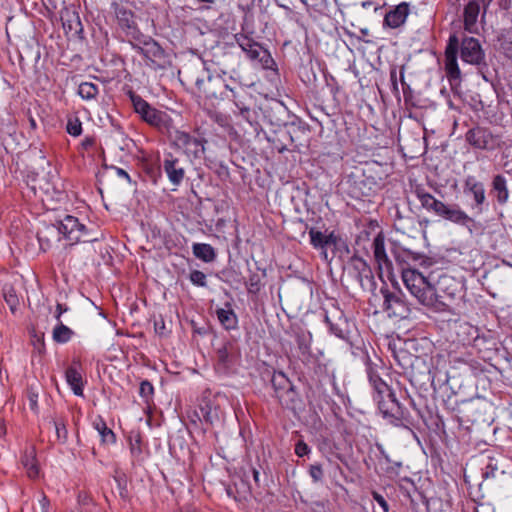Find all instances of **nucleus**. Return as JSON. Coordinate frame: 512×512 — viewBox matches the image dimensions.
Here are the masks:
<instances>
[{
	"instance_id": "nucleus-1",
	"label": "nucleus",
	"mask_w": 512,
	"mask_h": 512,
	"mask_svg": "<svg viewBox=\"0 0 512 512\" xmlns=\"http://www.w3.org/2000/svg\"><path fill=\"white\" fill-rule=\"evenodd\" d=\"M402 280L410 294L421 305L435 312L450 311V303L447 300H454L460 291L459 283L453 277L444 275L439 280V288L443 294H438L428 278L412 268L402 269Z\"/></svg>"
},
{
	"instance_id": "nucleus-2",
	"label": "nucleus",
	"mask_w": 512,
	"mask_h": 512,
	"mask_svg": "<svg viewBox=\"0 0 512 512\" xmlns=\"http://www.w3.org/2000/svg\"><path fill=\"white\" fill-rule=\"evenodd\" d=\"M59 235L68 240L71 246L78 242L91 243L98 240L97 237L90 235L86 226L80 223L78 218L66 215L58 221L57 225L44 226L37 231L40 248L43 251L48 250L51 247L52 239H59Z\"/></svg>"
},
{
	"instance_id": "nucleus-3",
	"label": "nucleus",
	"mask_w": 512,
	"mask_h": 512,
	"mask_svg": "<svg viewBox=\"0 0 512 512\" xmlns=\"http://www.w3.org/2000/svg\"><path fill=\"white\" fill-rule=\"evenodd\" d=\"M131 101L135 112L143 121L156 128L161 133H170L173 128V121L166 112L152 107L139 95L132 94Z\"/></svg>"
},
{
	"instance_id": "nucleus-4",
	"label": "nucleus",
	"mask_w": 512,
	"mask_h": 512,
	"mask_svg": "<svg viewBox=\"0 0 512 512\" xmlns=\"http://www.w3.org/2000/svg\"><path fill=\"white\" fill-rule=\"evenodd\" d=\"M374 401L383 418L389 423L400 426L407 420L408 411L396 399L394 392Z\"/></svg>"
},
{
	"instance_id": "nucleus-5",
	"label": "nucleus",
	"mask_w": 512,
	"mask_h": 512,
	"mask_svg": "<svg viewBox=\"0 0 512 512\" xmlns=\"http://www.w3.org/2000/svg\"><path fill=\"white\" fill-rule=\"evenodd\" d=\"M466 141L475 149L492 151L500 147L501 137L490 129L476 126L469 129L465 135Z\"/></svg>"
},
{
	"instance_id": "nucleus-6",
	"label": "nucleus",
	"mask_w": 512,
	"mask_h": 512,
	"mask_svg": "<svg viewBox=\"0 0 512 512\" xmlns=\"http://www.w3.org/2000/svg\"><path fill=\"white\" fill-rule=\"evenodd\" d=\"M234 39L250 60L259 61L266 68L269 67V63L273 62L268 50L250 36L243 33H236Z\"/></svg>"
},
{
	"instance_id": "nucleus-7",
	"label": "nucleus",
	"mask_w": 512,
	"mask_h": 512,
	"mask_svg": "<svg viewBox=\"0 0 512 512\" xmlns=\"http://www.w3.org/2000/svg\"><path fill=\"white\" fill-rule=\"evenodd\" d=\"M350 271L365 291L373 292L376 289V281L371 267L367 262L357 256L350 260Z\"/></svg>"
},
{
	"instance_id": "nucleus-8",
	"label": "nucleus",
	"mask_w": 512,
	"mask_h": 512,
	"mask_svg": "<svg viewBox=\"0 0 512 512\" xmlns=\"http://www.w3.org/2000/svg\"><path fill=\"white\" fill-rule=\"evenodd\" d=\"M383 295V309L389 317L406 318L409 314V308L402 299L400 292H390L388 288L382 287L380 290Z\"/></svg>"
},
{
	"instance_id": "nucleus-9",
	"label": "nucleus",
	"mask_w": 512,
	"mask_h": 512,
	"mask_svg": "<svg viewBox=\"0 0 512 512\" xmlns=\"http://www.w3.org/2000/svg\"><path fill=\"white\" fill-rule=\"evenodd\" d=\"M175 145L182 149L188 157L199 158L204 153V141L184 131H176Z\"/></svg>"
},
{
	"instance_id": "nucleus-10",
	"label": "nucleus",
	"mask_w": 512,
	"mask_h": 512,
	"mask_svg": "<svg viewBox=\"0 0 512 512\" xmlns=\"http://www.w3.org/2000/svg\"><path fill=\"white\" fill-rule=\"evenodd\" d=\"M325 322L329 326L330 332L336 337L343 340H347L349 338L350 325L339 308L333 307L331 310H326Z\"/></svg>"
},
{
	"instance_id": "nucleus-11",
	"label": "nucleus",
	"mask_w": 512,
	"mask_h": 512,
	"mask_svg": "<svg viewBox=\"0 0 512 512\" xmlns=\"http://www.w3.org/2000/svg\"><path fill=\"white\" fill-rule=\"evenodd\" d=\"M461 59L473 65H478L484 60V52L476 38L467 37L462 40Z\"/></svg>"
},
{
	"instance_id": "nucleus-12",
	"label": "nucleus",
	"mask_w": 512,
	"mask_h": 512,
	"mask_svg": "<svg viewBox=\"0 0 512 512\" xmlns=\"http://www.w3.org/2000/svg\"><path fill=\"white\" fill-rule=\"evenodd\" d=\"M458 39L456 36L449 38V43L445 51V70L450 80L460 78V69L457 64Z\"/></svg>"
},
{
	"instance_id": "nucleus-13",
	"label": "nucleus",
	"mask_w": 512,
	"mask_h": 512,
	"mask_svg": "<svg viewBox=\"0 0 512 512\" xmlns=\"http://www.w3.org/2000/svg\"><path fill=\"white\" fill-rule=\"evenodd\" d=\"M439 216L455 224L465 226L469 229L470 232H472L471 224H474L473 218H471L456 204H444V208H442Z\"/></svg>"
},
{
	"instance_id": "nucleus-14",
	"label": "nucleus",
	"mask_w": 512,
	"mask_h": 512,
	"mask_svg": "<svg viewBox=\"0 0 512 512\" xmlns=\"http://www.w3.org/2000/svg\"><path fill=\"white\" fill-rule=\"evenodd\" d=\"M146 60L147 65L152 68L161 67L165 59V51L153 38L148 41L143 50L139 53Z\"/></svg>"
},
{
	"instance_id": "nucleus-15",
	"label": "nucleus",
	"mask_w": 512,
	"mask_h": 512,
	"mask_svg": "<svg viewBox=\"0 0 512 512\" xmlns=\"http://www.w3.org/2000/svg\"><path fill=\"white\" fill-rule=\"evenodd\" d=\"M60 18L66 33L78 35L83 31V25L79 13L75 8L65 7L60 12Z\"/></svg>"
},
{
	"instance_id": "nucleus-16",
	"label": "nucleus",
	"mask_w": 512,
	"mask_h": 512,
	"mask_svg": "<svg viewBox=\"0 0 512 512\" xmlns=\"http://www.w3.org/2000/svg\"><path fill=\"white\" fill-rule=\"evenodd\" d=\"M163 169L170 182L178 186L184 179L185 169L177 158L169 154L163 161Z\"/></svg>"
},
{
	"instance_id": "nucleus-17",
	"label": "nucleus",
	"mask_w": 512,
	"mask_h": 512,
	"mask_svg": "<svg viewBox=\"0 0 512 512\" xmlns=\"http://www.w3.org/2000/svg\"><path fill=\"white\" fill-rule=\"evenodd\" d=\"M367 375L369 382L374 390V400L393 393L389 385L380 377L377 370L370 364L367 365Z\"/></svg>"
},
{
	"instance_id": "nucleus-18",
	"label": "nucleus",
	"mask_w": 512,
	"mask_h": 512,
	"mask_svg": "<svg viewBox=\"0 0 512 512\" xmlns=\"http://www.w3.org/2000/svg\"><path fill=\"white\" fill-rule=\"evenodd\" d=\"M409 11V4L402 2L386 13L384 23L390 28H398L405 23Z\"/></svg>"
},
{
	"instance_id": "nucleus-19",
	"label": "nucleus",
	"mask_w": 512,
	"mask_h": 512,
	"mask_svg": "<svg viewBox=\"0 0 512 512\" xmlns=\"http://www.w3.org/2000/svg\"><path fill=\"white\" fill-rule=\"evenodd\" d=\"M65 378L73 393L77 396H83L84 382L79 363L74 361L73 364L67 368Z\"/></svg>"
},
{
	"instance_id": "nucleus-20",
	"label": "nucleus",
	"mask_w": 512,
	"mask_h": 512,
	"mask_svg": "<svg viewBox=\"0 0 512 512\" xmlns=\"http://www.w3.org/2000/svg\"><path fill=\"white\" fill-rule=\"evenodd\" d=\"M481 3L484 4V0H471L464 8V27L471 33L476 31Z\"/></svg>"
},
{
	"instance_id": "nucleus-21",
	"label": "nucleus",
	"mask_w": 512,
	"mask_h": 512,
	"mask_svg": "<svg viewBox=\"0 0 512 512\" xmlns=\"http://www.w3.org/2000/svg\"><path fill=\"white\" fill-rule=\"evenodd\" d=\"M414 193L424 209L432 211L438 216L440 215L445 203L436 199L422 187H416Z\"/></svg>"
},
{
	"instance_id": "nucleus-22",
	"label": "nucleus",
	"mask_w": 512,
	"mask_h": 512,
	"mask_svg": "<svg viewBox=\"0 0 512 512\" xmlns=\"http://www.w3.org/2000/svg\"><path fill=\"white\" fill-rule=\"evenodd\" d=\"M373 253L380 270L384 268L389 270L391 268L392 263L386 254L385 241L381 234L377 235L373 240Z\"/></svg>"
},
{
	"instance_id": "nucleus-23",
	"label": "nucleus",
	"mask_w": 512,
	"mask_h": 512,
	"mask_svg": "<svg viewBox=\"0 0 512 512\" xmlns=\"http://www.w3.org/2000/svg\"><path fill=\"white\" fill-rule=\"evenodd\" d=\"M199 410L201 416L196 414L199 420H201L202 417V419L210 425H213L216 421L220 420L221 410L217 405L213 404L210 400L203 399L199 405Z\"/></svg>"
},
{
	"instance_id": "nucleus-24",
	"label": "nucleus",
	"mask_w": 512,
	"mask_h": 512,
	"mask_svg": "<svg viewBox=\"0 0 512 512\" xmlns=\"http://www.w3.org/2000/svg\"><path fill=\"white\" fill-rule=\"evenodd\" d=\"M216 315L224 329L232 330L237 328L238 318L229 303L225 305V308H217Z\"/></svg>"
},
{
	"instance_id": "nucleus-25",
	"label": "nucleus",
	"mask_w": 512,
	"mask_h": 512,
	"mask_svg": "<svg viewBox=\"0 0 512 512\" xmlns=\"http://www.w3.org/2000/svg\"><path fill=\"white\" fill-rule=\"evenodd\" d=\"M465 189L472 193L476 206L480 208L482 204L485 202V189L481 182H478L475 177L468 176L465 180Z\"/></svg>"
},
{
	"instance_id": "nucleus-26",
	"label": "nucleus",
	"mask_w": 512,
	"mask_h": 512,
	"mask_svg": "<svg viewBox=\"0 0 512 512\" xmlns=\"http://www.w3.org/2000/svg\"><path fill=\"white\" fill-rule=\"evenodd\" d=\"M277 399L279 400L280 404L291 410H296L300 407L302 401L298 394V392L295 390L294 385L291 386L286 391L282 392L277 396Z\"/></svg>"
},
{
	"instance_id": "nucleus-27",
	"label": "nucleus",
	"mask_w": 512,
	"mask_h": 512,
	"mask_svg": "<svg viewBox=\"0 0 512 512\" xmlns=\"http://www.w3.org/2000/svg\"><path fill=\"white\" fill-rule=\"evenodd\" d=\"M234 347L231 343H225L216 350V361L221 369H228L233 363Z\"/></svg>"
},
{
	"instance_id": "nucleus-28",
	"label": "nucleus",
	"mask_w": 512,
	"mask_h": 512,
	"mask_svg": "<svg viewBox=\"0 0 512 512\" xmlns=\"http://www.w3.org/2000/svg\"><path fill=\"white\" fill-rule=\"evenodd\" d=\"M493 192L496 193L497 201L500 204H505L509 198V191L507 188L506 178L502 175H496L492 182Z\"/></svg>"
},
{
	"instance_id": "nucleus-29",
	"label": "nucleus",
	"mask_w": 512,
	"mask_h": 512,
	"mask_svg": "<svg viewBox=\"0 0 512 512\" xmlns=\"http://www.w3.org/2000/svg\"><path fill=\"white\" fill-rule=\"evenodd\" d=\"M93 427L99 433L101 437V442L104 444H113L116 441V436L114 432L107 427L106 422L101 416H98L93 421Z\"/></svg>"
},
{
	"instance_id": "nucleus-30",
	"label": "nucleus",
	"mask_w": 512,
	"mask_h": 512,
	"mask_svg": "<svg viewBox=\"0 0 512 512\" xmlns=\"http://www.w3.org/2000/svg\"><path fill=\"white\" fill-rule=\"evenodd\" d=\"M193 254L196 258L209 263L215 260L216 253L210 244L194 243L192 246Z\"/></svg>"
},
{
	"instance_id": "nucleus-31",
	"label": "nucleus",
	"mask_w": 512,
	"mask_h": 512,
	"mask_svg": "<svg viewBox=\"0 0 512 512\" xmlns=\"http://www.w3.org/2000/svg\"><path fill=\"white\" fill-rule=\"evenodd\" d=\"M74 331L68 326L64 325L62 321L56 324L52 331V339L58 344H65L71 340Z\"/></svg>"
},
{
	"instance_id": "nucleus-32",
	"label": "nucleus",
	"mask_w": 512,
	"mask_h": 512,
	"mask_svg": "<svg viewBox=\"0 0 512 512\" xmlns=\"http://www.w3.org/2000/svg\"><path fill=\"white\" fill-rule=\"evenodd\" d=\"M127 37L129 38V43L132 46V49L137 53H140L141 50H143V47L148 44V41L152 39L151 36L143 34L138 29L131 30V34H128Z\"/></svg>"
},
{
	"instance_id": "nucleus-33",
	"label": "nucleus",
	"mask_w": 512,
	"mask_h": 512,
	"mask_svg": "<svg viewBox=\"0 0 512 512\" xmlns=\"http://www.w3.org/2000/svg\"><path fill=\"white\" fill-rule=\"evenodd\" d=\"M22 464L26 469V473L29 478L35 479L39 476L40 469L33 451H30L29 453L26 452L24 454L22 457Z\"/></svg>"
},
{
	"instance_id": "nucleus-34",
	"label": "nucleus",
	"mask_w": 512,
	"mask_h": 512,
	"mask_svg": "<svg viewBox=\"0 0 512 512\" xmlns=\"http://www.w3.org/2000/svg\"><path fill=\"white\" fill-rule=\"evenodd\" d=\"M271 383L274 388L276 397L293 386L291 381L283 372H274Z\"/></svg>"
},
{
	"instance_id": "nucleus-35",
	"label": "nucleus",
	"mask_w": 512,
	"mask_h": 512,
	"mask_svg": "<svg viewBox=\"0 0 512 512\" xmlns=\"http://www.w3.org/2000/svg\"><path fill=\"white\" fill-rule=\"evenodd\" d=\"M117 18L120 27L126 32V36H128V34H131V30L137 29L133 14L131 12L125 10L120 11L118 13Z\"/></svg>"
},
{
	"instance_id": "nucleus-36",
	"label": "nucleus",
	"mask_w": 512,
	"mask_h": 512,
	"mask_svg": "<svg viewBox=\"0 0 512 512\" xmlns=\"http://www.w3.org/2000/svg\"><path fill=\"white\" fill-rule=\"evenodd\" d=\"M99 93L98 86L91 82H83L79 85L78 94L85 100L94 99Z\"/></svg>"
},
{
	"instance_id": "nucleus-37",
	"label": "nucleus",
	"mask_w": 512,
	"mask_h": 512,
	"mask_svg": "<svg viewBox=\"0 0 512 512\" xmlns=\"http://www.w3.org/2000/svg\"><path fill=\"white\" fill-rule=\"evenodd\" d=\"M309 237L311 245L316 249H327V241L325 234L315 229L309 230Z\"/></svg>"
},
{
	"instance_id": "nucleus-38",
	"label": "nucleus",
	"mask_w": 512,
	"mask_h": 512,
	"mask_svg": "<svg viewBox=\"0 0 512 512\" xmlns=\"http://www.w3.org/2000/svg\"><path fill=\"white\" fill-rule=\"evenodd\" d=\"M498 461L493 457H488V461L483 469V477L485 478H493L496 476V472L498 471Z\"/></svg>"
},
{
	"instance_id": "nucleus-39",
	"label": "nucleus",
	"mask_w": 512,
	"mask_h": 512,
	"mask_svg": "<svg viewBox=\"0 0 512 512\" xmlns=\"http://www.w3.org/2000/svg\"><path fill=\"white\" fill-rule=\"evenodd\" d=\"M153 393L154 387L148 380H144L140 383L139 394L146 402L151 399Z\"/></svg>"
},
{
	"instance_id": "nucleus-40",
	"label": "nucleus",
	"mask_w": 512,
	"mask_h": 512,
	"mask_svg": "<svg viewBox=\"0 0 512 512\" xmlns=\"http://www.w3.org/2000/svg\"><path fill=\"white\" fill-rule=\"evenodd\" d=\"M67 132L72 136H79L82 133V123L78 118H70L67 122Z\"/></svg>"
},
{
	"instance_id": "nucleus-41",
	"label": "nucleus",
	"mask_w": 512,
	"mask_h": 512,
	"mask_svg": "<svg viewBox=\"0 0 512 512\" xmlns=\"http://www.w3.org/2000/svg\"><path fill=\"white\" fill-rule=\"evenodd\" d=\"M373 499L377 506H374V512H389V505L385 498L377 492H373Z\"/></svg>"
},
{
	"instance_id": "nucleus-42",
	"label": "nucleus",
	"mask_w": 512,
	"mask_h": 512,
	"mask_svg": "<svg viewBox=\"0 0 512 512\" xmlns=\"http://www.w3.org/2000/svg\"><path fill=\"white\" fill-rule=\"evenodd\" d=\"M189 279L196 286L205 287L207 285L206 275L202 271H199V270L191 271V273L189 275Z\"/></svg>"
},
{
	"instance_id": "nucleus-43",
	"label": "nucleus",
	"mask_w": 512,
	"mask_h": 512,
	"mask_svg": "<svg viewBox=\"0 0 512 512\" xmlns=\"http://www.w3.org/2000/svg\"><path fill=\"white\" fill-rule=\"evenodd\" d=\"M247 291L250 294H257L260 291V278L257 274H253L249 277L246 283Z\"/></svg>"
},
{
	"instance_id": "nucleus-44",
	"label": "nucleus",
	"mask_w": 512,
	"mask_h": 512,
	"mask_svg": "<svg viewBox=\"0 0 512 512\" xmlns=\"http://www.w3.org/2000/svg\"><path fill=\"white\" fill-rule=\"evenodd\" d=\"M54 427L56 430V435H57L58 440H60L61 442L64 443L68 437V431H67L65 423L63 421H55Z\"/></svg>"
},
{
	"instance_id": "nucleus-45",
	"label": "nucleus",
	"mask_w": 512,
	"mask_h": 512,
	"mask_svg": "<svg viewBox=\"0 0 512 512\" xmlns=\"http://www.w3.org/2000/svg\"><path fill=\"white\" fill-rule=\"evenodd\" d=\"M310 451L311 449L303 440H299L295 445V454L298 457H304L308 455Z\"/></svg>"
},
{
	"instance_id": "nucleus-46",
	"label": "nucleus",
	"mask_w": 512,
	"mask_h": 512,
	"mask_svg": "<svg viewBox=\"0 0 512 512\" xmlns=\"http://www.w3.org/2000/svg\"><path fill=\"white\" fill-rule=\"evenodd\" d=\"M40 512H49L50 501L44 493H41L38 499Z\"/></svg>"
},
{
	"instance_id": "nucleus-47",
	"label": "nucleus",
	"mask_w": 512,
	"mask_h": 512,
	"mask_svg": "<svg viewBox=\"0 0 512 512\" xmlns=\"http://www.w3.org/2000/svg\"><path fill=\"white\" fill-rule=\"evenodd\" d=\"M309 473L314 481H319L323 477V470L320 465H312Z\"/></svg>"
},
{
	"instance_id": "nucleus-48",
	"label": "nucleus",
	"mask_w": 512,
	"mask_h": 512,
	"mask_svg": "<svg viewBox=\"0 0 512 512\" xmlns=\"http://www.w3.org/2000/svg\"><path fill=\"white\" fill-rule=\"evenodd\" d=\"M239 115L244 120H246L248 123L252 124V122L254 120V117H253L254 113L248 106L242 107L241 111L239 112Z\"/></svg>"
},
{
	"instance_id": "nucleus-49",
	"label": "nucleus",
	"mask_w": 512,
	"mask_h": 512,
	"mask_svg": "<svg viewBox=\"0 0 512 512\" xmlns=\"http://www.w3.org/2000/svg\"><path fill=\"white\" fill-rule=\"evenodd\" d=\"M325 240L327 241V248L330 246H337L340 241V237L334 232H330L329 234H325Z\"/></svg>"
},
{
	"instance_id": "nucleus-50",
	"label": "nucleus",
	"mask_w": 512,
	"mask_h": 512,
	"mask_svg": "<svg viewBox=\"0 0 512 512\" xmlns=\"http://www.w3.org/2000/svg\"><path fill=\"white\" fill-rule=\"evenodd\" d=\"M6 303L10 306L11 310H14V307L18 303V299L13 292L6 293L4 295Z\"/></svg>"
},
{
	"instance_id": "nucleus-51",
	"label": "nucleus",
	"mask_w": 512,
	"mask_h": 512,
	"mask_svg": "<svg viewBox=\"0 0 512 512\" xmlns=\"http://www.w3.org/2000/svg\"><path fill=\"white\" fill-rule=\"evenodd\" d=\"M297 342H298V346H299V349L301 350V352L303 354L308 353V351H309V343H308L306 337L305 336H298L297 337Z\"/></svg>"
},
{
	"instance_id": "nucleus-52",
	"label": "nucleus",
	"mask_w": 512,
	"mask_h": 512,
	"mask_svg": "<svg viewBox=\"0 0 512 512\" xmlns=\"http://www.w3.org/2000/svg\"><path fill=\"white\" fill-rule=\"evenodd\" d=\"M67 311H68V307L67 306H65L63 304H60V303H58L56 305V310H55L54 317L57 320V323H59V321H61L62 314L67 312Z\"/></svg>"
},
{
	"instance_id": "nucleus-53",
	"label": "nucleus",
	"mask_w": 512,
	"mask_h": 512,
	"mask_svg": "<svg viewBox=\"0 0 512 512\" xmlns=\"http://www.w3.org/2000/svg\"><path fill=\"white\" fill-rule=\"evenodd\" d=\"M195 84L197 86V88L200 90V91H203L204 93H206L208 96H212V97H215V93L213 92H210L208 89H206L204 86H205V81L203 79H200V78H196L195 80Z\"/></svg>"
},
{
	"instance_id": "nucleus-54",
	"label": "nucleus",
	"mask_w": 512,
	"mask_h": 512,
	"mask_svg": "<svg viewBox=\"0 0 512 512\" xmlns=\"http://www.w3.org/2000/svg\"><path fill=\"white\" fill-rule=\"evenodd\" d=\"M130 449H131V453L133 455H136V454L138 455V454L141 453L140 439L139 438H137L134 443L133 442L130 443Z\"/></svg>"
},
{
	"instance_id": "nucleus-55",
	"label": "nucleus",
	"mask_w": 512,
	"mask_h": 512,
	"mask_svg": "<svg viewBox=\"0 0 512 512\" xmlns=\"http://www.w3.org/2000/svg\"><path fill=\"white\" fill-rule=\"evenodd\" d=\"M95 144V140L94 138L92 137H86L84 140H82L81 142V147L84 149V150H88L90 149L92 146H94Z\"/></svg>"
},
{
	"instance_id": "nucleus-56",
	"label": "nucleus",
	"mask_w": 512,
	"mask_h": 512,
	"mask_svg": "<svg viewBox=\"0 0 512 512\" xmlns=\"http://www.w3.org/2000/svg\"><path fill=\"white\" fill-rule=\"evenodd\" d=\"M114 170L117 174V176L121 177V178H124L126 179L129 183H131V178L129 176V174L122 168H119V167H114Z\"/></svg>"
},
{
	"instance_id": "nucleus-57",
	"label": "nucleus",
	"mask_w": 512,
	"mask_h": 512,
	"mask_svg": "<svg viewBox=\"0 0 512 512\" xmlns=\"http://www.w3.org/2000/svg\"><path fill=\"white\" fill-rule=\"evenodd\" d=\"M155 331L159 335H164L165 334V324H164V321L155 322Z\"/></svg>"
},
{
	"instance_id": "nucleus-58",
	"label": "nucleus",
	"mask_w": 512,
	"mask_h": 512,
	"mask_svg": "<svg viewBox=\"0 0 512 512\" xmlns=\"http://www.w3.org/2000/svg\"><path fill=\"white\" fill-rule=\"evenodd\" d=\"M29 403H30L31 409L36 410V408H37V395L36 394L31 393L29 395Z\"/></svg>"
},
{
	"instance_id": "nucleus-59",
	"label": "nucleus",
	"mask_w": 512,
	"mask_h": 512,
	"mask_svg": "<svg viewBox=\"0 0 512 512\" xmlns=\"http://www.w3.org/2000/svg\"><path fill=\"white\" fill-rule=\"evenodd\" d=\"M230 79L233 80L234 82H240V75L236 72V71H233V75L230 76Z\"/></svg>"
},
{
	"instance_id": "nucleus-60",
	"label": "nucleus",
	"mask_w": 512,
	"mask_h": 512,
	"mask_svg": "<svg viewBox=\"0 0 512 512\" xmlns=\"http://www.w3.org/2000/svg\"><path fill=\"white\" fill-rule=\"evenodd\" d=\"M259 476H260L259 471H257L256 469H253V478H254L256 483L259 482Z\"/></svg>"
},
{
	"instance_id": "nucleus-61",
	"label": "nucleus",
	"mask_w": 512,
	"mask_h": 512,
	"mask_svg": "<svg viewBox=\"0 0 512 512\" xmlns=\"http://www.w3.org/2000/svg\"><path fill=\"white\" fill-rule=\"evenodd\" d=\"M29 123H30V127H31L32 129H36L37 124H36V121H35V119H34L33 117H30V118H29Z\"/></svg>"
},
{
	"instance_id": "nucleus-62",
	"label": "nucleus",
	"mask_w": 512,
	"mask_h": 512,
	"mask_svg": "<svg viewBox=\"0 0 512 512\" xmlns=\"http://www.w3.org/2000/svg\"><path fill=\"white\" fill-rule=\"evenodd\" d=\"M235 106L237 107L238 111H241L242 107H246L243 103L235 101Z\"/></svg>"
},
{
	"instance_id": "nucleus-63",
	"label": "nucleus",
	"mask_w": 512,
	"mask_h": 512,
	"mask_svg": "<svg viewBox=\"0 0 512 512\" xmlns=\"http://www.w3.org/2000/svg\"><path fill=\"white\" fill-rule=\"evenodd\" d=\"M225 88L233 93V97L235 98V92L234 89L229 84H224Z\"/></svg>"
},
{
	"instance_id": "nucleus-64",
	"label": "nucleus",
	"mask_w": 512,
	"mask_h": 512,
	"mask_svg": "<svg viewBox=\"0 0 512 512\" xmlns=\"http://www.w3.org/2000/svg\"><path fill=\"white\" fill-rule=\"evenodd\" d=\"M370 5H371V2H363L362 3V6L365 7V8L369 7Z\"/></svg>"
}]
</instances>
